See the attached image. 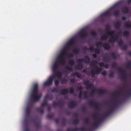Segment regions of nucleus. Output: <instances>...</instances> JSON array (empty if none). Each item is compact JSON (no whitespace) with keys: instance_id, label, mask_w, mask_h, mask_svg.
<instances>
[{"instance_id":"f8f14e48","label":"nucleus","mask_w":131,"mask_h":131,"mask_svg":"<svg viewBox=\"0 0 131 131\" xmlns=\"http://www.w3.org/2000/svg\"><path fill=\"white\" fill-rule=\"evenodd\" d=\"M53 98V96L52 94H47L46 95L44 98V101H45L47 99H49L50 100H51Z\"/></svg>"},{"instance_id":"c756f323","label":"nucleus","mask_w":131,"mask_h":131,"mask_svg":"<svg viewBox=\"0 0 131 131\" xmlns=\"http://www.w3.org/2000/svg\"><path fill=\"white\" fill-rule=\"evenodd\" d=\"M93 87V84L92 83H89L86 86V89H91Z\"/></svg>"},{"instance_id":"6e6d98bb","label":"nucleus","mask_w":131,"mask_h":131,"mask_svg":"<svg viewBox=\"0 0 131 131\" xmlns=\"http://www.w3.org/2000/svg\"><path fill=\"white\" fill-rule=\"evenodd\" d=\"M111 28L110 26L109 25H107L106 27V32L108 31H109Z\"/></svg>"},{"instance_id":"0e129e2a","label":"nucleus","mask_w":131,"mask_h":131,"mask_svg":"<svg viewBox=\"0 0 131 131\" xmlns=\"http://www.w3.org/2000/svg\"><path fill=\"white\" fill-rule=\"evenodd\" d=\"M127 48V45H124L123 47L122 48V49L124 50H126Z\"/></svg>"},{"instance_id":"ddd939ff","label":"nucleus","mask_w":131,"mask_h":131,"mask_svg":"<svg viewBox=\"0 0 131 131\" xmlns=\"http://www.w3.org/2000/svg\"><path fill=\"white\" fill-rule=\"evenodd\" d=\"M113 36L110 38L108 40V42L110 43H112L115 42L118 39L115 37Z\"/></svg>"},{"instance_id":"2f4dec72","label":"nucleus","mask_w":131,"mask_h":131,"mask_svg":"<svg viewBox=\"0 0 131 131\" xmlns=\"http://www.w3.org/2000/svg\"><path fill=\"white\" fill-rule=\"evenodd\" d=\"M37 111L41 114H43L44 112L43 108L42 107H40L38 108L37 110Z\"/></svg>"},{"instance_id":"a18cd8bd","label":"nucleus","mask_w":131,"mask_h":131,"mask_svg":"<svg viewBox=\"0 0 131 131\" xmlns=\"http://www.w3.org/2000/svg\"><path fill=\"white\" fill-rule=\"evenodd\" d=\"M89 80H86L83 81V84L84 85H87L89 84L90 82Z\"/></svg>"},{"instance_id":"e2e57ef3","label":"nucleus","mask_w":131,"mask_h":131,"mask_svg":"<svg viewBox=\"0 0 131 131\" xmlns=\"http://www.w3.org/2000/svg\"><path fill=\"white\" fill-rule=\"evenodd\" d=\"M91 34L93 36H95L97 35L96 32L94 31H92L91 32Z\"/></svg>"},{"instance_id":"a19ab883","label":"nucleus","mask_w":131,"mask_h":131,"mask_svg":"<svg viewBox=\"0 0 131 131\" xmlns=\"http://www.w3.org/2000/svg\"><path fill=\"white\" fill-rule=\"evenodd\" d=\"M80 51V49L78 48H75L73 51V52L77 54H78L79 53Z\"/></svg>"},{"instance_id":"dca6fc26","label":"nucleus","mask_w":131,"mask_h":131,"mask_svg":"<svg viewBox=\"0 0 131 131\" xmlns=\"http://www.w3.org/2000/svg\"><path fill=\"white\" fill-rule=\"evenodd\" d=\"M123 12L126 14L128 13L129 12V8L127 7H124L122 9Z\"/></svg>"},{"instance_id":"de8ad7c7","label":"nucleus","mask_w":131,"mask_h":131,"mask_svg":"<svg viewBox=\"0 0 131 131\" xmlns=\"http://www.w3.org/2000/svg\"><path fill=\"white\" fill-rule=\"evenodd\" d=\"M65 69L67 70L70 71H72L73 70V69L72 67H69L68 66L66 67Z\"/></svg>"},{"instance_id":"09e8293b","label":"nucleus","mask_w":131,"mask_h":131,"mask_svg":"<svg viewBox=\"0 0 131 131\" xmlns=\"http://www.w3.org/2000/svg\"><path fill=\"white\" fill-rule=\"evenodd\" d=\"M73 123L75 125H77L78 124L79 122V119L77 118L73 121Z\"/></svg>"},{"instance_id":"f3484780","label":"nucleus","mask_w":131,"mask_h":131,"mask_svg":"<svg viewBox=\"0 0 131 131\" xmlns=\"http://www.w3.org/2000/svg\"><path fill=\"white\" fill-rule=\"evenodd\" d=\"M94 68L96 69L95 70V73L96 74H99L101 72L102 69L100 68H99L97 66H94Z\"/></svg>"},{"instance_id":"8fccbe9b","label":"nucleus","mask_w":131,"mask_h":131,"mask_svg":"<svg viewBox=\"0 0 131 131\" xmlns=\"http://www.w3.org/2000/svg\"><path fill=\"white\" fill-rule=\"evenodd\" d=\"M112 66L113 68H116L117 67V64L116 62H114L112 63Z\"/></svg>"},{"instance_id":"338daca9","label":"nucleus","mask_w":131,"mask_h":131,"mask_svg":"<svg viewBox=\"0 0 131 131\" xmlns=\"http://www.w3.org/2000/svg\"><path fill=\"white\" fill-rule=\"evenodd\" d=\"M53 116V115H48L47 116V117L50 119L52 118Z\"/></svg>"},{"instance_id":"ea45409f","label":"nucleus","mask_w":131,"mask_h":131,"mask_svg":"<svg viewBox=\"0 0 131 131\" xmlns=\"http://www.w3.org/2000/svg\"><path fill=\"white\" fill-rule=\"evenodd\" d=\"M69 64L71 66H73L75 64V62L73 60H71L69 61Z\"/></svg>"},{"instance_id":"412c9836","label":"nucleus","mask_w":131,"mask_h":131,"mask_svg":"<svg viewBox=\"0 0 131 131\" xmlns=\"http://www.w3.org/2000/svg\"><path fill=\"white\" fill-rule=\"evenodd\" d=\"M90 59L88 56H86L84 57V62L85 63H88L90 61Z\"/></svg>"},{"instance_id":"c9c22d12","label":"nucleus","mask_w":131,"mask_h":131,"mask_svg":"<svg viewBox=\"0 0 131 131\" xmlns=\"http://www.w3.org/2000/svg\"><path fill=\"white\" fill-rule=\"evenodd\" d=\"M120 14V12L119 10H117L115 11L113 13L114 16L116 17L118 16Z\"/></svg>"},{"instance_id":"9b49d317","label":"nucleus","mask_w":131,"mask_h":131,"mask_svg":"<svg viewBox=\"0 0 131 131\" xmlns=\"http://www.w3.org/2000/svg\"><path fill=\"white\" fill-rule=\"evenodd\" d=\"M61 94L62 95H66L69 93V90L67 89H62L61 91Z\"/></svg>"},{"instance_id":"603ef678","label":"nucleus","mask_w":131,"mask_h":131,"mask_svg":"<svg viewBox=\"0 0 131 131\" xmlns=\"http://www.w3.org/2000/svg\"><path fill=\"white\" fill-rule=\"evenodd\" d=\"M84 98L85 99H87L89 97V96L87 95L88 92L86 91H84Z\"/></svg>"},{"instance_id":"6ab92c4d","label":"nucleus","mask_w":131,"mask_h":131,"mask_svg":"<svg viewBox=\"0 0 131 131\" xmlns=\"http://www.w3.org/2000/svg\"><path fill=\"white\" fill-rule=\"evenodd\" d=\"M104 48L106 50H108L111 48L109 45L107 43H106L103 45Z\"/></svg>"},{"instance_id":"7c9ffc66","label":"nucleus","mask_w":131,"mask_h":131,"mask_svg":"<svg viewBox=\"0 0 131 131\" xmlns=\"http://www.w3.org/2000/svg\"><path fill=\"white\" fill-rule=\"evenodd\" d=\"M110 15V12L108 10L102 13L101 15L102 17H105L107 15Z\"/></svg>"},{"instance_id":"4468645a","label":"nucleus","mask_w":131,"mask_h":131,"mask_svg":"<svg viewBox=\"0 0 131 131\" xmlns=\"http://www.w3.org/2000/svg\"><path fill=\"white\" fill-rule=\"evenodd\" d=\"M53 105L54 107H56L57 105H59L61 107L63 105V103L62 102L57 103L54 102L53 103Z\"/></svg>"},{"instance_id":"49530a36","label":"nucleus","mask_w":131,"mask_h":131,"mask_svg":"<svg viewBox=\"0 0 131 131\" xmlns=\"http://www.w3.org/2000/svg\"><path fill=\"white\" fill-rule=\"evenodd\" d=\"M84 58H80L77 60V62L78 63H82L84 62Z\"/></svg>"},{"instance_id":"4be33fe9","label":"nucleus","mask_w":131,"mask_h":131,"mask_svg":"<svg viewBox=\"0 0 131 131\" xmlns=\"http://www.w3.org/2000/svg\"><path fill=\"white\" fill-rule=\"evenodd\" d=\"M103 61L106 62H109L111 60V58L109 57H106L104 56L103 57Z\"/></svg>"},{"instance_id":"2eb2a0df","label":"nucleus","mask_w":131,"mask_h":131,"mask_svg":"<svg viewBox=\"0 0 131 131\" xmlns=\"http://www.w3.org/2000/svg\"><path fill=\"white\" fill-rule=\"evenodd\" d=\"M54 72L58 78L60 79L62 77V73L61 72H57L56 71L55 72Z\"/></svg>"},{"instance_id":"0eeeda50","label":"nucleus","mask_w":131,"mask_h":131,"mask_svg":"<svg viewBox=\"0 0 131 131\" xmlns=\"http://www.w3.org/2000/svg\"><path fill=\"white\" fill-rule=\"evenodd\" d=\"M89 105L93 107H94L97 110L99 109V104L93 101H92L89 102Z\"/></svg>"},{"instance_id":"680f3d73","label":"nucleus","mask_w":131,"mask_h":131,"mask_svg":"<svg viewBox=\"0 0 131 131\" xmlns=\"http://www.w3.org/2000/svg\"><path fill=\"white\" fill-rule=\"evenodd\" d=\"M118 44L119 46L120 47L121 46L123 45V42L122 40H121L120 41L118 42Z\"/></svg>"},{"instance_id":"3c124183","label":"nucleus","mask_w":131,"mask_h":131,"mask_svg":"<svg viewBox=\"0 0 131 131\" xmlns=\"http://www.w3.org/2000/svg\"><path fill=\"white\" fill-rule=\"evenodd\" d=\"M126 67L127 68H131V61L129 62L127 64Z\"/></svg>"},{"instance_id":"f704fd0d","label":"nucleus","mask_w":131,"mask_h":131,"mask_svg":"<svg viewBox=\"0 0 131 131\" xmlns=\"http://www.w3.org/2000/svg\"><path fill=\"white\" fill-rule=\"evenodd\" d=\"M129 34V32L128 31H124L123 32V35L126 37H128Z\"/></svg>"},{"instance_id":"423d86ee","label":"nucleus","mask_w":131,"mask_h":131,"mask_svg":"<svg viewBox=\"0 0 131 131\" xmlns=\"http://www.w3.org/2000/svg\"><path fill=\"white\" fill-rule=\"evenodd\" d=\"M59 61L56 60L53 64L52 67V70L53 72H55L57 71L59 66Z\"/></svg>"},{"instance_id":"4d7b16f0","label":"nucleus","mask_w":131,"mask_h":131,"mask_svg":"<svg viewBox=\"0 0 131 131\" xmlns=\"http://www.w3.org/2000/svg\"><path fill=\"white\" fill-rule=\"evenodd\" d=\"M102 44V42L101 41H99L97 42L96 45L97 47H98L99 46H101Z\"/></svg>"},{"instance_id":"f257e3e1","label":"nucleus","mask_w":131,"mask_h":131,"mask_svg":"<svg viewBox=\"0 0 131 131\" xmlns=\"http://www.w3.org/2000/svg\"><path fill=\"white\" fill-rule=\"evenodd\" d=\"M24 131H31L33 125V86H32L27 104L25 110V118L24 120Z\"/></svg>"},{"instance_id":"5fc2aeb1","label":"nucleus","mask_w":131,"mask_h":131,"mask_svg":"<svg viewBox=\"0 0 131 131\" xmlns=\"http://www.w3.org/2000/svg\"><path fill=\"white\" fill-rule=\"evenodd\" d=\"M58 90V89L57 88H54L51 90V91L53 93L55 92H57Z\"/></svg>"},{"instance_id":"a878e982","label":"nucleus","mask_w":131,"mask_h":131,"mask_svg":"<svg viewBox=\"0 0 131 131\" xmlns=\"http://www.w3.org/2000/svg\"><path fill=\"white\" fill-rule=\"evenodd\" d=\"M59 63L60 64L64 66L65 64L66 63V60L64 58H63L60 60V61H59Z\"/></svg>"},{"instance_id":"58836bf2","label":"nucleus","mask_w":131,"mask_h":131,"mask_svg":"<svg viewBox=\"0 0 131 131\" xmlns=\"http://www.w3.org/2000/svg\"><path fill=\"white\" fill-rule=\"evenodd\" d=\"M68 81L67 79L65 78H63L61 81V82L62 84H65Z\"/></svg>"},{"instance_id":"4c0bfd02","label":"nucleus","mask_w":131,"mask_h":131,"mask_svg":"<svg viewBox=\"0 0 131 131\" xmlns=\"http://www.w3.org/2000/svg\"><path fill=\"white\" fill-rule=\"evenodd\" d=\"M80 128L78 127H76L74 129L72 130H71L69 128H68L66 130V131H78V130H80Z\"/></svg>"},{"instance_id":"e433bc0d","label":"nucleus","mask_w":131,"mask_h":131,"mask_svg":"<svg viewBox=\"0 0 131 131\" xmlns=\"http://www.w3.org/2000/svg\"><path fill=\"white\" fill-rule=\"evenodd\" d=\"M63 56L60 53L58 55V56L57 57V59L56 60H57V61H59V60H60L61 59H62L64 58L63 57Z\"/></svg>"},{"instance_id":"39448f33","label":"nucleus","mask_w":131,"mask_h":131,"mask_svg":"<svg viewBox=\"0 0 131 131\" xmlns=\"http://www.w3.org/2000/svg\"><path fill=\"white\" fill-rule=\"evenodd\" d=\"M54 78V76L52 75L50 76L47 81L45 82L44 85L45 86H50L52 84L53 80Z\"/></svg>"},{"instance_id":"37998d69","label":"nucleus","mask_w":131,"mask_h":131,"mask_svg":"<svg viewBox=\"0 0 131 131\" xmlns=\"http://www.w3.org/2000/svg\"><path fill=\"white\" fill-rule=\"evenodd\" d=\"M66 119L65 118H63L62 123V126H64L66 125Z\"/></svg>"},{"instance_id":"052dcab7","label":"nucleus","mask_w":131,"mask_h":131,"mask_svg":"<svg viewBox=\"0 0 131 131\" xmlns=\"http://www.w3.org/2000/svg\"><path fill=\"white\" fill-rule=\"evenodd\" d=\"M95 52L96 54H99L100 53V50L98 49H95Z\"/></svg>"},{"instance_id":"b1692460","label":"nucleus","mask_w":131,"mask_h":131,"mask_svg":"<svg viewBox=\"0 0 131 131\" xmlns=\"http://www.w3.org/2000/svg\"><path fill=\"white\" fill-rule=\"evenodd\" d=\"M118 72L120 73L121 74H125L126 73L125 70L123 68L118 67Z\"/></svg>"},{"instance_id":"864d4df0","label":"nucleus","mask_w":131,"mask_h":131,"mask_svg":"<svg viewBox=\"0 0 131 131\" xmlns=\"http://www.w3.org/2000/svg\"><path fill=\"white\" fill-rule=\"evenodd\" d=\"M96 90V89H93L90 94V96H92L93 95L94 93L95 92Z\"/></svg>"},{"instance_id":"13d9d810","label":"nucleus","mask_w":131,"mask_h":131,"mask_svg":"<svg viewBox=\"0 0 131 131\" xmlns=\"http://www.w3.org/2000/svg\"><path fill=\"white\" fill-rule=\"evenodd\" d=\"M70 92L71 93L73 94L74 92V89L73 87L70 88Z\"/></svg>"},{"instance_id":"774afa93","label":"nucleus","mask_w":131,"mask_h":131,"mask_svg":"<svg viewBox=\"0 0 131 131\" xmlns=\"http://www.w3.org/2000/svg\"><path fill=\"white\" fill-rule=\"evenodd\" d=\"M99 66L101 67H104V63L103 62H100L99 63Z\"/></svg>"},{"instance_id":"c03bdc74","label":"nucleus","mask_w":131,"mask_h":131,"mask_svg":"<svg viewBox=\"0 0 131 131\" xmlns=\"http://www.w3.org/2000/svg\"><path fill=\"white\" fill-rule=\"evenodd\" d=\"M115 73L113 71H112L109 74V77L110 78H112L114 77Z\"/></svg>"},{"instance_id":"c85d7f7f","label":"nucleus","mask_w":131,"mask_h":131,"mask_svg":"<svg viewBox=\"0 0 131 131\" xmlns=\"http://www.w3.org/2000/svg\"><path fill=\"white\" fill-rule=\"evenodd\" d=\"M124 26L127 28H131V23L129 22L126 21Z\"/></svg>"},{"instance_id":"cd10ccee","label":"nucleus","mask_w":131,"mask_h":131,"mask_svg":"<svg viewBox=\"0 0 131 131\" xmlns=\"http://www.w3.org/2000/svg\"><path fill=\"white\" fill-rule=\"evenodd\" d=\"M98 93L101 95H103L106 93L105 91L103 89H99L98 90Z\"/></svg>"},{"instance_id":"393cba45","label":"nucleus","mask_w":131,"mask_h":131,"mask_svg":"<svg viewBox=\"0 0 131 131\" xmlns=\"http://www.w3.org/2000/svg\"><path fill=\"white\" fill-rule=\"evenodd\" d=\"M118 72L120 73L121 74H125L126 73L125 70L123 68L118 67Z\"/></svg>"},{"instance_id":"72a5a7b5","label":"nucleus","mask_w":131,"mask_h":131,"mask_svg":"<svg viewBox=\"0 0 131 131\" xmlns=\"http://www.w3.org/2000/svg\"><path fill=\"white\" fill-rule=\"evenodd\" d=\"M91 74L92 77L93 78L94 77L95 74H96L95 73V70L94 69L91 70Z\"/></svg>"},{"instance_id":"bb28decb","label":"nucleus","mask_w":131,"mask_h":131,"mask_svg":"<svg viewBox=\"0 0 131 131\" xmlns=\"http://www.w3.org/2000/svg\"><path fill=\"white\" fill-rule=\"evenodd\" d=\"M108 37V36L106 34L104 35L100 38V39L101 40H107Z\"/></svg>"},{"instance_id":"79ce46f5","label":"nucleus","mask_w":131,"mask_h":131,"mask_svg":"<svg viewBox=\"0 0 131 131\" xmlns=\"http://www.w3.org/2000/svg\"><path fill=\"white\" fill-rule=\"evenodd\" d=\"M111 56L112 58L115 59L117 58L116 54L114 52H112L111 53Z\"/></svg>"},{"instance_id":"20e7f679","label":"nucleus","mask_w":131,"mask_h":131,"mask_svg":"<svg viewBox=\"0 0 131 131\" xmlns=\"http://www.w3.org/2000/svg\"><path fill=\"white\" fill-rule=\"evenodd\" d=\"M114 104H113V106L110 107L111 109L108 111L110 115L112 113L115 108L117 107L118 105V100L117 98L114 99Z\"/></svg>"},{"instance_id":"bf43d9fd","label":"nucleus","mask_w":131,"mask_h":131,"mask_svg":"<svg viewBox=\"0 0 131 131\" xmlns=\"http://www.w3.org/2000/svg\"><path fill=\"white\" fill-rule=\"evenodd\" d=\"M41 124L40 123H36V127L37 128H39L41 127Z\"/></svg>"},{"instance_id":"5701e85b","label":"nucleus","mask_w":131,"mask_h":131,"mask_svg":"<svg viewBox=\"0 0 131 131\" xmlns=\"http://www.w3.org/2000/svg\"><path fill=\"white\" fill-rule=\"evenodd\" d=\"M98 62L96 61H93L90 64V66L91 67H94V66H96V64L98 63Z\"/></svg>"},{"instance_id":"1a4fd4ad","label":"nucleus","mask_w":131,"mask_h":131,"mask_svg":"<svg viewBox=\"0 0 131 131\" xmlns=\"http://www.w3.org/2000/svg\"><path fill=\"white\" fill-rule=\"evenodd\" d=\"M100 123V121L99 120V118L97 117L96 118V121L92 124V126L94 127L97 128L99 126V124Z\"/></svg>"},{"instance_id":"473e14b6","label":"nucleus","mask_w":131,"mask_h":131,"mask_svg":"<svg viewBox=\"0 0 131 131\" xmlns=\"http://www.w3.org/2000/svg\"><path fill=\"white\" fill-rule=\"evenodd\" d=\"M115 33V31L114 30H112L111 31H108L107 32V33L109 36H112L114 35Z\"/></svg>"},{"instance_id":"aec40b11","label":"nucleus","mask_w":131,"mask_h":131,"mask_svg":"<svg viewBox=\"0 0 131 131\" xmlns=\"http://www.w3.org/2000/svg\"><path fill=\"white\" fill-rule=\"evenodd\" d=\"M88 35V33L86 32H84L82 33L81 36V38L82 39H84Z\"/></svg>"},{"instance_id":"9d476101","label":"nucleus","mask_w":131,"mask_h":131,"mask_svg":"<svg viewBox=\"0 0 131 131\" xmlns=\"http://www.w3.org/2000/svg\"><path fill=\"white\" fill-rule=\"evenodd\" d=\"M121 21L117 22L114 24L115 28L117 29H119L120 28L121 26Z\"/></svg>"},{"instance_id":"f03ea898","label":"nucleus","mask_w":131,"mask_h":131,"mask_svg":"<svg viewBox=\"0 0 131 131\" xmlns=\"http://www.w3.org/2000/svg\"><path fill=\"white\" fill-rule=\"evenodd\" d=\"M75 43V41L74 38L71 39L67 43L66 47L63 48L61 51L60 53L63 56L67 54L68 51V48L69 49H70V47H73Z\"/></svg>"},{"instance_id":"7ed1b4c3","label":"nucleus","mask_w":131,"mask_h":131,"mask_svg":"<svg viewBox=\"0 0 131 131\" xmlns=\"http://www.w3.org/2000/svg\"><path fill=\"white\" fill-rule=\"evenodd\" d=\"M38 87L37 84L33 85V103L35 101H39L42 95V93H38Z\"/></svg>"},{"instance_id":"a211bd4d","label":"nucleus","mask_w":131,"mask_h":131,"mask_svg":"<svg viewBox=\"0 0 131 131\" xmlns=\"http://www.w3.org/2000/svg\"><path fill=\"white\" fill-rule=\"evenodd\" d=\"M83 68V66L81 64H79L76 66L75 67V69L76 70H81Z\"/></svg>"},{"instance_id":"69168bd1","label":"nucleus","mask_w":131,"mask_h":131,"mask_svg":"<svg viewBox=\"0 0 131 131\" xmlns=\"http://www.w3.org/2000/svg\"><path fill=\"white\" fill-rule=\"evenodd\" d=\"M106 117H105V116L104 115V116H102L101 117L100 119L99 118V120L100 121V122H101V121H102L104 119H105Z\"/></svg>"},{"instance_id":"6e6552de","label":"nucleus","mask_w":131,"mask_h":131,"mask_svg":"<svg viewBox=\"0 0 131 131\" xmlns=\"http://www.w3.org/2000/svg\"><path fill=\"white\" fill-rule=\"evenodd\" d=\"M77 105V103L74 101H72L70 102L69 104V107L71 108H73Z\"/></svg>"}]
</instances>
